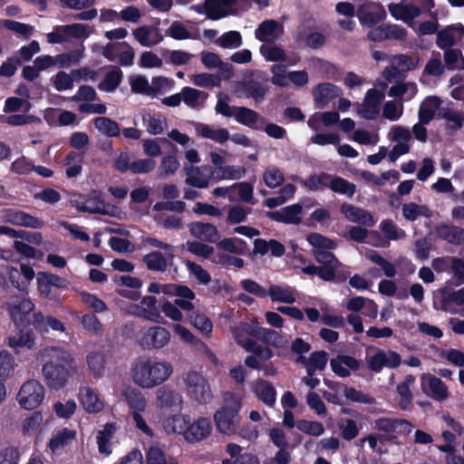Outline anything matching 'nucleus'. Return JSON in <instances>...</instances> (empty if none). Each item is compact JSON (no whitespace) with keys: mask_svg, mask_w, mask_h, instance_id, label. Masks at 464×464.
Returning <instances> with one entry per match:
<instances>
[{"mask_svg":"<svg viewBox=\"0 0 464 464\" xmlns=\"http://www.w3.org/2000/svg\"><path fill=\"white\" fill-rule=\"evenodd\" d=\"M44 399V388L36 380L25 382L17 394L19 405L25 410L36 409Z\"/></svg>","mask_w":464,"mask_h":464,"instance_id":"6","label":"nucleus"},{"mask_svg":"<svg viewBox=\"0 0 464 464\" xmlns=\"http://www.w3.org/2000/svg\"><path fill=\"white\" fill-rule=\"evenodd\" d=\"M142 121L147 131L152 135L162 133L166 126V121L160 115L145 114Z\"/></svg>","mask_w":464,"mask_h":464,"instance_id":"63","label":"nucleus"},{"mask_svg":"<svg viewBox=\"0 0 464 464\" xmlns=\"http://www.w3.org/2000/svg\"><path fill=\"white\" fill-rule=\"evenodd\" d=\"M415 382V377L411 374L405 376L404 381L397 385V392L400 396L399 405L402 410H407L412 402V393L410 387Z\"/></svg>","mask_w":464,"mask_h":464,"instance_id":"51","label":"nucleus"},{"mask_svg":"<svg viewBox=\"0 0 464 464\" xmlns=\"http://www.w3.org/2000/svg\"><path fill=\"white\" fill-rule=\"evenodd\" d=\"M132 34L135 40L143 47H153L160 44L164 39L160 29L150 25L137 27Z\"/></svg>","mask_w":464,"mask_h":464,"instance_id":"23","label":"nucleus"},{"mask_svg":"<svg viewBox=\"0 0 464 464\" xmlns=\"http://www.w3.org/2000/svg\"><path fill=\"white\" fill-rule=\"evenodd\" d=\"M160 288L162 289L161 293L165 295L178 296L175 304L184 311H190L194 308L192 301L196 299V295L189 287L176 284H165Z\"/></svg>","mask_w":464,"mask_h":464,"instance_id":"14","label":"nucleus"},{"mask_svg":"<svg viewBox=\"0 0 464 464\" xmlns=\"http://www.w3.org/2000/svg\"><path fill=\"white\" fill-rule=\"evenodd\" d=\"M330 179L331 175L325 172L311 175L306 179L293 178L294 180L298 181L301 185L313 191L329 188Z\"/></svg>","mask_w":464,"mask_h":464,"instance_id":"45","label":"nucleus"},{"mask_svg":"<svg viewBox=\"0 0 464 464\" xmlns=\"http://www.w3.org/2000/svg\"><path fill=\"white\" fill-rule=\"evenodd\" d=\"M250 389L256 398L269 407H273L276 401V391L271 382L257 379L250 382Z\"/></svg>","mask_w":464,"mask_h":464,"instance_id":"28","label":"nucleus"},{"mask_svg":"<svg viewBox=\"0 0 464 464\" xmlns=\"http://www.w3.org/2000/svg\"><path fill=\"white\" fill-rule=\"evenodd\" d=\"M241 407L242 400L239 396L232 392L225 393L223 405L214 414V421L219 432L231 435L237 430Z\"/></svg>","mask_w":464,"mask_h":464,"instance_id":"3","label":"nucleus"},{"mask_svg":"<svg viewBox=\"0 0 464 464\" xmlns=\"http://www.w3.org/2000/svg\"><path fill=\"white\" fill-rule=\"evenodd\" d=\"M173 365L164 360L142 358L131 367L132 382L142 389H153L169 379Z\"/></svg>","mask_w":464,"mask_h":464,"instance_id":"2","label":"nucleus"},{"mask_svg":"<svg viewBox=\"0 0 464 464\" xmlns=\"http://www.w3.org/2000/svg\"><path fill=\"white\" fill-rule=\"evenodd\" d=\"M79 401L89 413H97L103 409V402L96 392L90 386H81L78 392Z\"/></svg>","mask_w":464,"mask_h":464,"instance_id":"27","label":"nucleus"},{"mask_svg":"<svg viewBox=\"0 0 464 464\" xmlns=\"http://www.w3.org/2000/svg\"><path fill=\"white\" fill-rule=\"evenodd\" d=\"M156 303L157 300L154 296H144L140 302L142 307L141 317L153 323L162 324L164 319L158 310Z\"/></svg>","mask_w":464,"mask_h":464,"instance_id":"47","label":"nucleus"},{"mask_svg":"<svg viewBox=\"0 0 464 464\" xmlns=\"http://www.w3.org/2000/svg\"><path fill=\"white\" fill-rule=\"evenodd\" d=\"M170 458L157 445H151L146 450V464H169Z\"/></svg>","mask_w":464,"mask_h":464,"instance_id":"64","label":"nucleus"},{"mask_svg":"<svg viewBox=\"0 0 464 464\" xmlns=\"http://www.w3.org/2000/svg\"><path fill=\"white\" fill-rule=\"evenodd\" d=\"M212 431V423L207 417H199L187 425L183 438L189 443L199 442L207 439Z\"/></svg>","mask_w":464,"mask_h":464,"instance_id":"16","label":"nucleus"},{"mask_svg":"<svg viewBox=\"0 0 464 464\" xmlns=\"http://www.w3.org/2000/svg\"><path fill=\"white\" fill-rule=\"evenodd\" d=\"M402 215L407 220L414 221L419 217L430 218L431 212L425 205L411 202L402 206Z\"/></svg>","mask_w":464,"mask_h":464,"instance_id":"57","label":"nucleus"},{"mask_svg":"<svg viewBox=\"0 0 464 464\" xmlns=\"http://www.w3.org/2000/svg\"><path fill=\"white\" fill-rule=\"evenodd\" d=\"M284 33V26L276 20L268 19L262 22L255 31V36L264 44H273Z\"/></svg>","mask_w":464,"mask_h":464,"instance_id":"18","label":"nucleus"},{"mask_svg":"<svg viewBox=\"0 0 464 464\" xmlns=\"http://www.w3.org/2000/svg\"><path fill=\"white\" fill-rule=\"evenodd\" d=\"M436 234L438 237L447 241L452 245H464V228L441 224L436 227Z\"/></svg>","mask_w":464,"mask_h":464,"instance_id":"39","label":"nucleus"},{"mask_svg":"<svg viewBox=\"0 0 464 464\" xmlns=\"http://www.w3.org/2000/svg\"><path fill=\"white\" fill-rule=\"evenodd\" d=\"M441 102V100L437 96L425 98L419 108V121L422 123H430L439 114Z\"/></svg>","mask_w":464,"mask_h":464,"instance_id":"37","label":"nucleus"},{"mask_svg":"<svg viewBox=\"0 0 464 464\" xmlns=\"http://www.w3.org/2000/svg\"><path fill=\"white\" fill-rule=\"evenodd\" d=\"M93 124L98 131L105 136L116 137L120 134L119 124L107 117L95 118Z\"/></svg>","mask_w":464,"mask_h":464,"instance_id":"56","label":"nucleus"},{"mask_svg":"<svg viewBox=\"0 0 464 464\" xmlns=\"http://www.w3.org/2000/svg\"><path fill=\"white\" fill-rule=\"evenodd\" d=\"M464 35V26L461 24H453L437 34L436 44L440 49L451 48Z\"/></svg>","mask_w":464,"mask_h":464,"instance_id":"25","label":"nucleus"},{"mask_svg":"<svg viewBox=\"0 0 464 464\" xmlns=\"http://www.w3.org/2000/svg\"><path fill=\"white\" fill-rule=\"evenodd\" d=\"M341 213L351 222L358 223L366 227H372L375 219L367 210L349 203H343L341 206Z\"/></svg>","mask_w":464,"mask_h":464,"instance_id":"24","label":"nucleus"},{"mask_svg":"<svg viewBox=\"0 0 464 464\" xmlns=\"http://www.w3.org/2000/svg\"><path fill=\"white\" fill-rule=\"evenodd\" d=\"M87 364L94 378L102 377L105 369L104 355L101 353L92 352L87 355Z\"/></svg>","mask_w":464,"mask_h":464,"instance_id":"59","label":"nucleus"},{"mask_svg":"<svg viewBox=\"0 0 464 464\" xmlns=\"http://www.w3.org/2000/svg\"><path fill=\"white\" fill-rule=\"evenodd\" d=\"M418 92V86L414 82H399L389 89V96L394 98H404L411 101Z\"/></svg>","mask_w":464,"mask_h":464,"instance_id":"48","label":"nucleus"},{"mask_svg":"<svg viewBox=\"0 0 464 464\" xmlns=\"http://www.w3.org/2000/svg\"><path fill=\"white\" fill-rule=\"evenodd\" d=\"M300 361L304 363L308 374L314 373L316 371H323L328 361V354L325 352H314L309 358L300 357Z\"/></svg>","mask_w":464,"mask_h":464,"instance_id":"50","label":"nucleus"},{"mask_svg":"<svg viewBox=\"0 0 464 464\" xmlns=\"http://www.w3.org/2000/svg\"><path fill=\"white\" fill-rule=\"evenodd\" d=\"M37 359L43 362L42 372L47 386L62 389L73 372L74 358L71 353L59 346H49L39 351Z\"/></svg>","mask_w":464,"mask_h":464,"instance_id":"1","label":"nucleus"},{"mask_svg":"<svg viewBox=\"0 0 464 464\" xmlns=\"http://www.w3.org/2000/svg\"><path fill=\"white\" fill-rule=\"evenodd\" d=\"M180 164L175 156L168 155L161 159L157 169V178L159 179H166L173 176L179 169Z\"/></svg>","mask_w":464,"mask_h":464,"instance_id":"52","label":"nucleus"},{"mask_svg":"<svg viewBox=\"0 0 464 464\" xmlns=\"http://www.w3.org/2000/svg\"><path fill=\"white\" fill-rule=\"evenodd\" d=\"M390 63L397 67L398 70L404 72L412 71L418 67L420 59L417 56H408L406 54L393 55Z\"/></svg>","mask_w":464,"mask_h":464,"instance_id":"62","label":"nucleus"},{"mask_svg":"<svg viewBox=\"0 0 464 464\" xmlns=\"http://www.w3.org/2000/svg\"><path fill=\"white\" fill-rule=\"evenodd\" d=\"M183 403L182 394L169 386H162L155 392V405L160 410H181Z\"/></svg>","mask_w":464,"mask_h":464,"instance_id":"9","label":"nucleus"},{"mask_svg":"<svg viewBox=\"0 0 464 464\" xmlns=\"http://www.w3.org/2000/svg\"><path fill=\"white\" fill-rule=\"evenodd\" d=\"M188 424L189 416L182 413L167 416L161 422L162 429L167 434H180L182 436H184Z\"/></svg>","mask_w":464,"mask_h":464,"instance_id":"35","label":"nucleus"},{"mask_svg":"<svg viewBox=\"0 0 464 464\" xmlns=\"http://www.w3.org/2000/svg\"><path fill=\"white\" fill-rule=\"evenodd\" d=\"M174 259L173 252L152 251L143 256V262L147 268L151 271L164 272Z\"/></svg>","mask_w":464,"mask_h":464,"instance_id":"33","label":"nucleus"},{"mask_svg":"<svg viewBox=\"0 0 464 464\" xmlns=\"http://www.w3.org/2000/svg\"><path fill=\"white\" fill-rule=\"evenodd\" d=\"M235 120L237 122L245 125L256 130H261L264 128L265 118L256 111L246 107L236 108Z\"/></svg>","mask_w":464,"mask_h":464,"instance_id":"30","label":"nucleus"},{"mask_svg":"<svg viewBox=\"0 0 464 464\" xmlns=\"http://www.w3.org/2000/svg\"><path fill=\"white\" fill-rule=\"evenodd\" d=\"M341 94V89L330 82L319 83L313 90L314 102L319 109L325 108L330 102Z\"/></svg>","mask_w":464,"mask_h":464,"instance_id":"20","label":"nucleus"},{"mask_svg":"<svg viewBox=\"0 0 464 464\" xmlns=\"http://www.w3.org/2000/svg\"><path fill=\"white\" fill-rule=\"evenodd\" d=\"M401 363V355L392 350H377L374 354L367 356V364L374 372H380L383 367L397 368Z\"/></svg>","mask_w":464,"mask_h":464,"instance_id":"11","label":"nucleus"},{"mask_svg":"<svg viewBox=\"0 0 464 464\" xmlns=\"http://www.w3.org/2000/svg\"><path fill=\"white\" fill-rule=\"evenodd\" d=\"M117 430L116 423H107L102 430L97 433L96 440L101 454L108 456L111 453V440Z\"/></svg>","mask_w":464,"mask_h":464,"instance_id":"41","label":"nucleus"},{"mask_svg":"<svg viewBox=\"0 0 464 464\" xmlns=\"http://www.w3.org/2000/svg\"><path fill=\"white\" fill-rule=\"evenodd\" d=\"M83 212L96 213L115 216L118 208L111 204L105 203L101 193L92 191L86 197Z\"/></svg>","mask_w":464,"mask_h":464,"instance_id":"22","label":"nucleus"},{"mask_svg":"<svg viewBox=\"0 0 464 464\" xmlns=\"http://www.w3.org/2000/svg\"><path fill=\"white\" fill-rule=\"evenodd\" d=\"M5 307L12 320L18 324L34 310V304L25 296L14 295L6 302Z\"/></svg>","mask_w":464,"mask_h":464,"instance_id":"13","label":"nucleus"},{"mask_svg":"<svg viewBox=\"0 0 464 464\" xmlns=\"http://www.w3.org/2000/svg\"><path fill=\"white\" fill-rule=\"evenodd\" d=\"M91 34L90 27L83 24L57 25L46 34L49 44H63L72 40L86 39Z\"/></svg>","mask_w":464,"mask_h":464,"instance_id":"5","label":"nucleus"},{"mask_svg":"<svg viewBox=\"0 0 464 464\" xmlns=\"http://www.w3.org/2000/svg\"><path fill=\"white\" fill-rule=\"evenodd\" d=\"M246 0H206V5L212 19L227 16L233 13L237 5Z\"/></svg>","mask_w":464,"mask_h":464,"instance_id":"32","label":"nucleus"},{"mask_svg":"<svg viewBox=\"0 0 464 464\" xmlns=\"http://www.w3.org/2000/svg\"><path fill=\"white\" fill-rule=\"evenodd\" d=\"M301 211L302 206L300 204H293L280 210L267 212L266 216L275 221L298 224L301 221Z\"/></svg>","mask_w":464,"mask_h":464,"instance_id":"36","label":"nucleus"},{"mask_svg":"<svg viewBox=\"0 0 464 464\" xmlns=\"http://www.w3.org/2000/svg\"><path fill=\"white\" fill-rule=\"evenodd\" d=\"M183 102L189 108L200 110L205 106L208 94L203 91L191 87L181 89Z\"/></svg>","mask_w":464,"mask_h":464,"instance_id":"40","label":"nucleus"},{"mask_svg":"<svg viewBox=\"0 0 464 464\" xmlns=\"http://www.w3.org/2000/svg\"><path fill=\"white\" fill-rule=\"evenodd\" d=\"M188 230L192 237L203 242L215 243L220 238L218 228L210 223L192 222Z\"/></svg>","mask_w":464,"mask_h":464,"instance_id":"29","label":"nucleus"},{"mask_svg":"<svg viewBox=\"0 0 464 464\" xmlns=\"http://www.w3.org/2000/svg\"><path fill=\"white\" fill-rule=\"evenodd\" d=\"M329 188L336 193L345 195L349 198L353 197L355 192V185L346 179L331 175Z\"/></svg>","mask_w":464,"mask_h":464,"instance_id":"61","label":"nucleus"},{"mask_svg":"<svg viewBox=\"0 0 464 464\" xmlns=\"http://www.w3.org/2000/svg\"><path fill=\"white\" fill-rule=\"evenodd\" d=\"M125 397L128 405L131 410V415L136 427L144 434L151 437L153 432L141 416V412L145 411L148 404L146 397L140 392L136 390L127 392L125 393Z\"/></svg>","mask_w":464,"mask_h":464,"instance_id":"7","label":"nucleus"},{"mask_svg":"<svg viewBox=\"0 0 464 464\" xmlns=\"http://www.w3.org/2000/svg\"><path fill=\"white\" fill-rule=\"evenodd\" d=\"M249 328L248 324H241L231 329L236 342L247 352L255 348V341L249 338V335L253 334V333L249 331Z\"/></svg>","mask_w":464,"mask_h":464,"instance_id":"53","label":"nucleus"},{"mask_svg":"<svg viewBox=\"0 0 464 464\" xmlns=\"http://www.w3.org/2000/svg\"><path fill=\"white\" fill-rule=\"evenodd\" d=\"M82 71L73 70L70 73L65 72H58L53 78L52 82L56 91L63 92L73 88V82L79 81Z\"/></svg>","mask_w":464,"mask_h":464,"instance_id":"43","label":"nucleus"},{"mask_svg":"<svg viewBox=\"0 0 464 464\" xmlns=\"http://www.w3.org/2000/svg\"><path fill=\"white\" fill-rule=\"evenodd\" d=\"M357 16L362 24L372 26L384 19L386 12L380 4L364 2L359 5Z\"/></svg>","mask_w":464,"mask_h":464,"instance_id":"17","label":"nucleus"},{"mask_svg":"<svg viewBox=\"0 0 464 464\" xmlns=\"http://www.w3.org/2000/svg\"><path fill=\"white\" fill-rule=\"evenodd\" d=\"M388 10L396 20H401L411 27L414 25V19L420 14L418 6L407 3H392L388 5Z\"/></svg>","mask_w":464,"mask_h":464,"instance_id":"19","label":"nucleus"},{"mask_svg":"<svg viewBox=\"0 0 464 464\" xmlns=\"http://www.w3.org/2000/svg\"><path fill=\"white\" fill-rule=\"evenodd\" d=\"M385 95L382 90L372 88L365 93L362 103L356 104L357 113L363 119L374 120L380 113V105Z\"/></svg>","mask_w":464,"mask_h":464,"instance_id":"8","label":"nucleus"},{"mask_svg":"<svg viewBox=\"0 0 464 464\" xmlns=\"http://www.w3.org/2000/svg\"><path fill=\"white\" fill-rule=\"evenodd\" d=\"M403 102L401 100L388 101L382 107V117L391 121H397L403 113Z\"/></svg>","mask_w":464,"mask_h":464,"instance_id":"58","label":"nucleus"},{"mask_svg":"<svg viewBox=\"0 0 464 464\" xmlns=\"http://www.w3.org/2000/svg\"><path fill=\"white\" fill-rule=\"evenodd\" d=\"M195 132L198 136L211 140L218 143H225L230 138L229 131L215 125L198 122L195 124Z\"/></svg>","mask_w":464,"mask_h":464,"instance_id":"31","label":"nucleus"},{"mask_svg":"<svg viewBox=\"0 0 464 464\" xmlns=\"http://www.w3.org/2000/svg\"><path fill=\"white\" fill-rule=\"evenodd\" d=\"M170 333L161 326H151L146 329L140 339L141 346L147 349H161L170 341Z\"/></svg>","mask_w":464,"mask_h":464,"instance_id":"10","label":"nucleus"},{"mask_svg":"<svg viewBox=\"0 0 464 464\" xmlns=\"http://www.w3.org/2000/svg\"><path fill=\"white\" fill-rule=\"evenodd\" d=\"M267 88L264 86L259 81L256 79H250L241 82L237 88L236 92L239 97L242 98H253L256 100L262 99Z\"/></svg>","mask_w":464,"mask_h":464,"instance_id":"38","label":"nucleus"},{"mask_svg":"<svg viewBox=\"0 0 464 464\" xmlns=\"http://www.w3.org/2000/svg\"><path fill=\"white\" fill-rule=\"evenodd\" d=\"M7 345L18 354L23 350H32L35 347V334L32 330L21 329L6 338Z\"/></svg>","mask_w":464,"mask_h":464,"instance_id":"21","label":"nucleus"},{"mask_svg":"<svg viewBox=\"0 0 464 464\" xmlns=\"http://www.w3.org/2000/svg\"><path fill=\"white\" fill-rule=\"evenodd\" d=\"M1 218L4 222L10 223L14 226H20L34 229H39L44 227V222L40 218L22 210L14 208L4 209Z\"/></svg>","mask_w":464,"mask_h":464,"instance_id":"12","label":"nucleus"},{"mask_svg":"<svg viewBox=\"0 0 464 464\" xmlns=\"http://www.w3.org/2000/svg\"><path fill=\"white\" fill-rule=\"evenodd\" d=\"M246 169L241 166H225L212 171L215 180L220 179H238L244 177Z\"/></svg>","mask_w":464,"mask_h":464,"instance_id":"55","label":"nucleus"},{"mask_svg":"<svg viewBox=\"0 0 464 464\" xmlns=\"http://www.w3.org/2000/svg\"><path fill=\"white\" fill-rule=\"evenodd\" d=\"M76 439V431L64 428L57 431L53 438L49 440V448L53 452H55L63 447L69 445Z\"/></svg>","mask_w":464,"mask_h":464,"instance_id":"49","label":"nucleus"},{"mask_svg":"<svg viewBox=\"0 0 464 464\" xmlns=\"http://www.w3.org/2000/svg\"><path fill=\"white\" fill-rule=\"evenodd\" d=\"M423 392L435 401H446L450 396V392L446 384L438 377L425 373L420 377Z\"/></svg>","mask_w":464,"mask_h":464,"instance_id":"15","label":"nucleus"},{"mask_svg":"<svg viewBox=\"0 0 464 464\" xmlns=\"http://www.w3.org/2000/svg\"><path fill=\"white\" fill-rule=\"evenodd\" d=\"M33 324L42 331L48 332L49 328L53 331L64 332V324L53 316H44L42 312H35L33 314Z\"/></svg>","mask_w":464,"mask_h":464,"instance_id":"44","label":"nucleus"},{"mask_svg":"<svg viewBox=\"0 0 464 464\" xmlns=\"http://www.w3.org/2000/svg\"><path fill=\"white\" fill-rule=\"evenodd\" d=\"M183 169L186 174V184L198 188H204L208 186L211 177L207 166L194 167L185 165Z\"/></svg>","mask_w":464,"mask_h":464,"instance_id":"26","label":"nucleus"},{"mask_svg":"<svg viewBox=\"0 0 464 464\" xmlns=\"http://www.w3.org/2000/svg\"><path fill=\"white\" fill-rule=\"evenodd\" d=\"M184 390L189 399L204 405L211 401L213 394L208 379L197 371H188L182 376Z\"/></svg>","mask_w":464,"mask_h":464,"instance_id":"4","label":"nucleus"},{"mask_svg":"<svg viewBox=\"0 0 464 464\" xmlns=\"http://www.w3.org/2000/svg\"><path fill=\"white\" fill-rule=\"evenodd\" d=\"M122 76L123 74L121 69L112 67L111 70L106 73L103 81L100 82L99 89L107 92H114L121 82Z\"/></svg>","mask_w":464,"mask_h":464,"instance_id":"54","label":"nucleus"},{"mask_svg":"<svg viewBox=\"0 0 464 464\" xmlns=\"http://www.w3.org/2000/svg\"><path fill=\"white\" fill-rule=\"evenodd\" d=\"M215 43L226 49H235L242 45V35L237 31H229L218 36Z\"/></svg>","mask_w":464,"mask_h":464,"instance_id":"60","label":"nucleus"},{"mask_svg":"<svg viewBox=\"0 0 464 464\" xmlns=\"http://www.w3.org/2000/svg\"><path fill=\"white\" fill-rule=\"evenodd\" d=\"M187 312V317L190 324L199 331L204 336L209 337L213 330V324L207 314L194 311V308Z\"/></svg>","mask_w":464,"mask_h":464,"instance_id":"42","label":"nucleus"},{"mask_svg":"<svg viewBox=\"0 0 464 464\" xmlns=\"http://www.w3.org/2000/svg\"><path fill=\"white\" fill-rule=\"evenodd\" d=\"M256 336L261 339L266 344L278 349L286 347L288 343L286 337L283 336L275 330L267 328H259L256 333Z\"/></svg>","mask_w":464,"mask_h":464,"instance_id":"46","label":"nucleus"},{"mask_svg":"<svg viewBox=\"0 0 464 464\" xmlns=\"http://www.w3.org/2000/svg\"><path fill=\"white\" fill-rule=\"evenodd\" d=\"M267 296H269L273 302L291 304L296 301L298 292L294 287L287 285H271L267 291Z\"/></svg>","mask_w":464,"mask_h":464,"instance_id":"34","label":"nucleus"}]
</instances>
